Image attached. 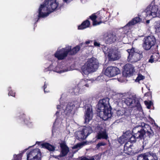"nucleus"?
<instances>
[{"instance_id": "9d476101", "label": "nucleus", "mask_w": 160, "mask_h": 160, "mask_svg": "<svg viewBox=\"0 0 160 160\" xmlns=\"http://www.w3.org/2000/svg\"><path fill=\"white\" fill-rule=\"evenodd\" d=\"M124 103L128 106L131 108L137 107L138 109L140 107V103L136 97L127 98L124 101Z\"/></svg>"}, {"instance_id": "4c0bfd02", "label": "nucleus", "mask_w": 160, "mask_h": 160, "mask_svg": "<svg viewBox=\"0 0 160 160\" xmlns=\"http://www.w3.org/2000/svg\"><path fill=\"white\" fill-rule=\"evenodd\" d=\"M22 153H20L18 155L14 154L13 155V158L12 160H21Z\"/></svg>"}, {"instance_id": "4d7b16f0", "label": "nucleus", "mask_w": 160, "mask_h": 160, "mask_svg": "<svg viewBox=\"0 0 160 160\" xmlns=\"http://www.w3.org/2000/svg\"><path fill=\"white\" fill-rule=\"evenodd\" d=\"M90 41H86L85 42V43L86 44H88L89 43H90Z\"/></svg>"}, {"instance_id": "a18cd8bd", "label": "nucleus", "mask_w": 160, "mask_h": 160, "mask_svg": "<svg viewBox=\"0 0 160 160\" xmlns=\"http://www.w3.org/2000/svg\"><path fill=\"white\" fill-rule=\"evenodd\" d=\"M153 127L155 129L160 132V127H159L155 122L153 124Z\"/></svg>"}, {"instance_id": "473e14b6", "label": "nucleus", "mask_w": 160, "mask_h": 160, "mask_svg": "<svg viewBox=\"0 0 160 160\" xmlns=\"http://www.w3.org/2000/svg\"><path fill=\"white\" fill-rule=\"evenodd\" d=\"M19 117L20 118L23 119L24 122L26 124L28 125L31 123L29 118L26 116L24 113L22 115H20Z\"/></svg>"}, {"instance_id": "1a4fd4ad", "label": "nucleus", "mask_w": 160, "mask_h": 160, "mask_svg": "<svg viewBox=\"0 0 160 160\" xmlns=\"http://www.w3.org/2000/svg\"><path fill=\"white\" fill-rule=\"evenodd\" d=\"M120 71L116 67L109 66L107 68L104 72L105 75L109 77H112L119 74Z\"/></svg>"}, {"instance_id": "3c124183", "label": "nucleus", "mask_w": 160, "mask_h": 160, "mask_svg": "<svg viewBox=\"0 0 160 160\" xmlns=\"http://www.w3.org/2000/svg\"><path fill=\"white\" fill-rule=\"evenodd\" d=\"M47 85L46 84V82H45L44 83V85L43 86L44 91L45 92H46V91H45V89L47 88ZM46 92H48L47 91Z\"/></svg>"}, {"instance_id": "58836bf2", "label": "nucleus", "mask_w": 160, "mask_h": 160, "mask_svg": "<svg viewBox=\"0 0 160 160\" xmlns=\"http://www.w3.org/2000/svg\"><path fill=\"white\" fill-rule=\"evenodd\" d=\"M79 160H95V159L93 157H91L90 158H88L85 156H83L79 158Z\"/></svg>"}, {"instance_id": "6e6552de", "label": "nucleus", "mask_w": 160, "mask_h": 160, "mask_svg": "<svg viewBox=\"0 0 160 160\" xmlns=\"http://www.w3.org/2000/svg\"><path fill=\"white\" fill-rule=\"evenodd\" d=\"M153 133L151 130L150 127L144 122L141 124V137L146 134L149 137L153 135Z\"/></svg>"}, {"instance_id": "680f3d73", "label": "nucleus", "mask_w": 160, "mask_h": 160, "mask_svg": "<svg viewBox=\"0 0 160 160\" xmlns=\"http://www.w3.org/2000/svg\"><path fill=\"white\" fill-rule=\"evenodd\" d=\"M119 112H120V111H118V112H117V113L118 114H119Z\"/></svg>"}, {"instance_id": "5701e85b", "label": "nucleus", "mask_w": 160, "mask_h": 160, "mask_svg": "<svg viewBox=\"0 0 160 160\" xmlns=\"http://www.w3.org/2000/svg\"><path fill=\"white\" fill-rule=\"evenodd\" d=\"M92 112L90 108H88L85 115V123H88L92 118L91 115Z\"/></svg>"}, {"instance_id": "7ed1b4c3", "label": "nucleus", "mask_w": 160, "mask_h": 160, "mask_svg": "<svg viewBox=\"0 0 160 160\" xmlns=\"http://www.w3.org/2000/svg\"><path fill=\"white\" fill-rule=\"evenodd\" d=\"M144 11L146 13L147 19H152L156 18H160V8L156 4L154 1H152L148 5Z\"/></svg>"}, {"instance_id": "f257e3e1", "label": "nucleus", "mask_w": 160, "mask_h": 160, "mask_svg": "<svg viewBox=\"0 0 160 160\" xmlns=\"http://www.w3.org/2000/svg\"><path fill=\"white\" fill-rule=\"evenodd\" d=\"M109 99L106 97L100 100L97 105L98 114L100 118L107 120L112 116V108L109 102Z\"/></svg>"}, {"instance_id": "dca6fc26", "label": "nucleus", "mask_w": 160, "mask_h": 160, "mask_svg": "<svg viewBox=\"0 0 160 160\" xmlns=\"http://www.w3.org/2000/svg\"><path fill=\"white\" fill-rule=\"evenodd\" d=\"M45 1L51 12L54 11L58 6V3L56 2V0H48Z\"/></svg>"}, {"instance_id": "4be33fe9", "label": "nucleus", "mask_w": 160, "mask_h": 160, "mask_svg": "<svg viewBox=\"0 0 160 160\" xmlns=\"http://www.w3.org/2000/svg\"><path fill=\"white\" fill-rule=\"evenodd\" d=\"M42 148H45L50 152H53L55 150V147L48 142H44L41 144Z\"/></svg>"}, {"instance_id": "f704fd0d", "label": "nucleus", "mask_w": 160, "mask_h": 160, "mask_svg": "<svg viewBox=\"0 0 160 160\" xmlns=\"http://www.w3.org/2000/svg\"><path fill=\"white\" fill-rule=\"evenodd\" d=\"M128 141H130V142H135L136 138L133 136V134L130 133L128 131V134H127Z\"/></svg>"}, {"instance_id": "5fc2aeb1", "label": "nucleus", "mask_w": 160, "mask_h": 160, "mask_svg": "<svg viewBox=\"0 0 160 160\" xmlns=\"http://www.w3.org/2000/svg\"><path fill=\"white\" fill-rule=\"evenodd\" d=\"M36 144H37L38 145H40V146H41L42 143H41V142H38V141H37V142H36Z\"/></svg>"}, {"instance_id": "a211bd4d", "label": "nucleus", "mask_w": 160, "mask_h": 160, "mask_svg": "<svg viewBox=\"0 0 160 160\" xmlns=\"http://www.w3.org/2000/svg\"><path fill=\"white\" fill-rule=\"evenodd\" d=\"M141 158H142V160H158V158L155 154L149 152L141 154Z\"/></svg>"}, {"instance_id": "a878e982", "label": "nucleus", "mask_w": 160, "mask_h": 160, "mask_svg": "<svg viewBox=\"0 0 160 160\" xmlns=\"http://www.w3.org/2000/svg\"><path fill=\"white\" fill-rule=\"evenodd\" d=\"M127 134H128V131H126L125 133L121 136L118 139V142L120 144H122L128 141Z\"/></svg>"}, {"instance_id": "393cba45", "label": "nucleus", "mask_w": 160, "mask_h": 160, "mask_svg": "<svg viewBox=\"0 0 160 160\" xmlns=\"http://www.w3.org/2000/svg\"><path fill=\"white\" fill-rule=\"evenodd\" d=\"M90 23V21L88 20H86L83 22L81 24L78 26V29L79 30H82L89 27Z\"/></svg>"}, {"instance_id": "8fccbe9b", "label": "nucleus", "mask_w": 160, "mask_h": 160, "mask_svg": "<svg viewBox=\"0 0 160 160\" xmlns=\"http://www.w3.org/2000/svg\"><path fill=\"white\" fill-rule=\"evenodd\" d=\"M53 157L55 158H56V159H59V158H61V157H63V156H61V154H59V155H57V156H53Z\"/></svg>"}, {"instance_id": "ea45409f", "label": "nucleus", "mask_w": 160, "mask_h": 160, "mask_svg": "<svg viewBox=\"0 0 160 160\" xmlns=\"http://www.w3.org/2000/svg\"><path fill=\"white\" fill-rule=\"evenodd\" d=\"M134 129L133 130H134ZM132 133L133 134V136L136 138L138 139V138H140V131L138 130L137 133H135L133 131H132Z\"/></svg>"}, {"instance_id": "72a5a7b5", "label": "nucleus", "mask_w": 160, "mask_h": 160, "mask_svg": "<svg viewBox=\"0 0 160 160\" xmlns=\"http://www.w3.org/2000/svg\"><path fill=\"white\" fill-rule=\"evenodd\" d=\"M154 26L156 32L160 34V20L156 21Z\"/></svg>"}, {"instance_id": "e2e57ef3", "label": "nucleus", "mask_w": 160, "mask_h": 160, "mask_svg": "<svg viewBox=\"0 0 160 160\" xmlns=\"http://www.w3.org/2000/svg\"><path fill=\"white\" fill-rule=\"evenodd\" d=\"M58 113H59V112L57 111V112L56 113V114H57Z\"/></svg>"}, {"instance_id": "c756f323", "label": "nucleus", "mask_w": 160, "mask_h": 160, "mask_svg": "<svg viewBox=\"0 0 160 160\" xmlns=\"http://www.w3.org/2000/svg\"><path fill=\"white\" fill-rule=\"evenodd\" d=\"M71 93L72 95H77L79 93H81L82 91L77 86L72 88L71 90Z\"/></svg>"}, {"instance_id": "2eb2a0df", "label": "nucleus", "mask_w": 160, "mask_h": 160, "mask_svg": "<svg viewBox=\"0 0 160 160\" xmlns=\"http://www.w3.org/2000/svg\"><path fill=\"white\" fill-rule=\"evenodd\" d=\"M134 71V67L131 64L128 63L124 66L123 74H125V76L127 77L132 74Z\"/></svg>"}, {"instance_id": "79ce46f5", "label": "nucleus", "mask_w": 160, "mask_h": 160, "mask_svg": "<svg viewBox=\"0 0 160 160\" xmlns=\"http://www.w3.org/2000/svg\"><path fill=\"white\" fill-rule=\"evenodd\" d=\"M106 144L105 143L102 142H99L96 145V148L98 149L100 147L105 146Z\"/></svg>"}, {"instance_id": "13d9d810", "label": "nucleus", "mask_w": 160, "mask_h": 160, "mask_svg": "<svg viewBox=\"0 0 160 160\" xmlns=\"http://www.w3.org/2000/svg\"><path fill=\"white\" fill-rule=\"evenodd\" d=\"M60 106L59 105H58L57 106V108L58 109H59L60 108Z\"/></svg>"}, {"instance_id": "20e7f679", "label": "nucleus", "mask_w": 160, "mask_h": 160, "mask_svg": "<svg viewBox=\"0 0 160 160\" xmlns=\"http://www.w3.org/2000/svg\"><path fill=\"white\" fill-rule=\"evenodd\" d=\"M127 51L128 53L127 60L131 62H135L140 59V51L136 52L134 48H132L131 49H128Z\"/></svg>"}, {"instance_id": "bb28decb", "label": "nucleus", "mask_w": 160, "mask_h": 160, "mask_svg": "<svg viewBox=\"0 0 160 160\" xmlns=\"http://www.w3.org/2000/svg\"><path fill=\"white\" fill-rule=\"evenodd\" d=\"M89 18L88 19H90L92 21V25L93 26H96L99 24L100 22H98L97 21L98 16L96 15V14L94 13L92 14L91 16H89Z\"/></svg>"}, {"instance_id": "6e6d98bb", "label": "nucleus", "mask_w": 160, "mask_h": 160, "mask_svg": "<svg viewBox=\"0 0 160 160\" xmlns=\"http://www.w3.org/2000/svg\"><path fill=\"white\" fill-rule=\"evenodd\" d=\"M144 78V76L141 75V80L143 79Z\"/></svg>"}, {"instance_id": "864d4df0", "label": "nucleus", "mask_w": 160, "mask_h": 160, "mask_svg": "<svg viewBox=\"0 0 160 160\" xmlns=\"http://www.w3.org/2000/svg\"><path fill=\"white\" fill-rule=\"evenodd\" d=\"M149 95H150V98H151L152 97H151V95H150V93H145V94L144 98H145L146 97H147V96H148Z\"/></svg>"}, {"instance_id": "aec40b11", "label": "nucleus", "mask_w": 160, "mask_h": 160, "mask_svg": "<svg viewBox=\"0 0 160 160\" xmlns=\"http://www.w3.org/2000/svg\"><path fill=\"white\" fill-rule=\"evenodd\" d=\"M140 21V18L139 15H138V17H135L130 21L123 28L126 29L127 28V29L129 30L131 27L139 22Z\"/></svg>"}, {"instance_id": "0eeeda50", "label": "nucleus", "mask_w": 160, "mask_h": 160, "mask_svg": "<svg viewBox=\"0 0 160 160\" xmlns=\"http://www.w3.org/2000/svg\"><path fill=\"white\" fill-rule=\"evenodd\" d=\"M41 153L38 148L32 150L27 155V160H41Z\"/></svg>"}, {"instance_id": "37998d69", "label": "nucleus", "mask_w": 160, "mask_h": 160, "mask_svg": "<svg viewBox=\"0 0 160 160\" xmlns=\"http://www.w3.org/2000/svg\"><path fill=\"white\" fill-rule=\"evenodd\" d=\"M142 18L141 19V21H142V22L146 24L147 25H148L149 23L150 22V20L143 19V20L142 21Z\"/></svg>"}, {"instance_id": "de8ad7c7", "label": "nucleus", "mask_w": 160, "mask_h": 160, "mask_svg": "<svg viewBox=\"0 0 160 160\" xmlns=\"http://www.w3.org/2000/svg\"><path fill=\"white\" fill-rule=\"evenodd\" d=\"M140 81V73L139 72L138 74V76L135 80L136 82H139Z\"/></svg>"}, {"instance_id": "b1692460", "label": "nucleus", "mask_w": 160, "mask_h": 160, "mask_svg": "<svg viewBox=\"0 0 160 160\" xmlns=\"http://www.w3.org/2000/svg\"><path fill=\"white\" fill-rule=\"evenodd\" d=\"M96 138L98 139H101L102 138L107 140L108 139V137L106 130H104L101 132L98 133Z\"/></svg>"}, {"instance_id": "c9c22d12", "label": "nucleus", "mask_w": 160, "mask_h": 160, "mask_svg": "<svg viewBox=\"0 0 160 160\" xmlns=\"http://www.w3.org/2000/svg\"><path fill=\"white\" fill-rule=\"evenodd\" d=\"M98 22H104L107 21V18L104 15H99V16H98Z\"/></svg>"}, {"instance_id": "c85d7f7f", "label": "nucleus", "mask_w": 160, "mask_h": 160, "mask_svg": "<svg viewBox=\"0 0 160 160\" xmlns=\"http://www.w3.org/2000/svg\"><path fill=\"white\" fill-rule=\"evenodd\" d=\"M82 131L87 137L93 132L92 128L90 126H84Z\"/></svg>"}, {"instance_id": "a19ab883", "label": "nucleus", "mask_w": 160, "mask_h": 160, "mask_svg": "<svg viewBox=\"0 0 160 160\" xmlns=\"http://www.w3.org/2000/svg\"><path fill=\"white\" fill-rule=\"evenodd\" d=\"M11 89V88H9L8 90L9 91V92L8 93V95L14 97H15V93L12 90H10V89Z\"/></svg>"}, {"instance_id": "39448f33", "label": "nucleus", "mask_w": 160, "mask_h": 160, "mask_svg": "<svg viewBox=\"0 0 160 160\" xmlns=\"http://www.w3.org/2000/svg\"><path fill=\"white\" fill-rule=\"evenodd\" d=\"M156 42V39L153 36L145 37L143 40L142 47L144 49L148 50H149Z\"/></svg>"}, {"instance_id": "f8f14e48", "label": "nucleus", "mask_w": 160, "mask_h": 160, "mask_svg": "<svg viewBox=\"0 0 160 160\" xmlns=\"http://www.w3.org/2000/svg\"><path fill=\"white\" fill-rule=\"evenodd\" d=\"M116 36L112 33L107 32L102 36L103 39L107 44H110L115 42L116 40Z\"/></svg>"}, {"instance_id": "4468645a", "label": "nucleus", "mask_w": 160, "mask_h": 160, "mask_svg": "<svg viewBox=\"0 0 160 160\" xmlns=\"http://www.w3.org/2000/svg\"><path fill=\"white\" fill-rule=\"evenodd\" d=\"M75 107V105L73 102H69L64 111L66 115L69 116L73 115L74 113V108Z\"/></svg>"}, {"instance_id": "09e8293b", "label": "nucleus", "mask_w": 160, "mask_h": 160, "mask_svg": "<svg viewBox=\"0 0 160 160\" xmlns=\"http://www.w3.org/2000/svg\"><path fill=\"white\" fill-rule=\"evenodd\" d=\"M94 45L96 47H100V44L99 43H98L96 41H94Z\"/></svg>"}, {"instance_id": "c03bdc74", "label": "nucleus", "mask_w": 160, "mask_h": 160, "mask_svg": "<svg viewBox=\"0 0 160 160\" xmlns=\"http://www.w3.org/2000/svg\"><path fill=\"white\" fill-rule=\"evenodd\" d=\"M128 141H127L126 142H125V144L124 146V148H128L129 147H132V145L130 144L129 143H128Z\"/></svg>"}, {"instance_id": "cd10ccee", "label": "nucleus", "mask_w": 160, "mask_h": 160, "mask_svg": "<svg viewBox=\"0 0 160 160\" xmlns=\"http://www.w3.org/2000/svg\"><path fill=\"white\" fill-rule=\"evenodd\" d=\"M85 135L82 130L76 132V138L79 141H82L86 139L87 137Z\"/></svg>"}, {"instance_id": "423d86ee", "label": "nucleus", "mask_w": 160, "mask_h": 160, "mask_svg": "<svg viewBox=\"0 0 160 160\" xmlns=\"http://www.w3.org/2000/svg\"><path fill=\"white\" fill-rule=\"evenodd\" d=\"M49 11H50L49 10L44 1L43 4L41 5L38 9V18L36 22H38L40 18H43L47 16L50 13Z\"/></svg>"}, {"instance_id": "6ab92c4d", "label": "nucleus", "mask_w": 160, "mask_h": 160, "mask_svg": "<svg viewBox=\"0 0 160 160\" xmlns=\"http://www.w3.org/2000/svg\"><path fill=\"white\" fill-rule=\"evenodd\" d=\"M60 145L61 149L60 152L61 156L65 157L69 152V148L66 145L65 141L62 142Z\"/></svg>"}, {"instance_id": "e433bc0d", "label": "nucleus", "mask_w": 160, "mask_h": 160, "mask_svg": "<svg viewBox=\"0 0 160 160\" xmlns=\"http://www.w3.org/2000/svg\"><path fill=\"white\" fill-rule=\"evenodd\" d=\"M144 103L148 109H150L151 106L153 105V102L151 101H144Z\"/></svg>"}, {"instance_id": "ddd939ff", "label": "nucleus", "mask_w": 160, "mask_h": 160, "mask_svg": "<svg viewBox=\"0 0 160 160\" xmlns=\"http://www.w3.org/2000/svg\"><path fill=\"white\" fill-rule=\"evenodd\" d=\"M108 58L110 61H113L119 58L118 52L116 49L111 48L108 52Z\"/></svg>"}, {"instance_id": "052dcab7", "label": "nucleus", "mask_w": 160, "mask_h": 160, "mask_svg": "<svg viewBox=\"0 0 160 160\" xmlns=\"http://www.w3.org/2000/svg\"><path fill=\"white\" fill-rule=\"evenodd\" d=\"M64 2H67L68 0H63Z\"/></svg>"}, {"instance_id": "9b49d317", "label": "nucleus", "mask_w": 160, "mask_h": 160, "mask_svg": "<svg viewBox=\"0 0 160 160\" xmlns=\"http://www.w3.org/2000/svg\"><path fill=\"white\" fill-rule=\"evenodd\" d=\"M69 51L67 47H66L57 51L54 54V56L59 60L64 59L69 54Z\"/></svg>"}, {"instance_id": "412c9836", "label": "nucleus", "mask_w": 160, "mask_h": 160, "mask_svg": "<svg viewBox=\"0 0 160 160\" xmlns=\"http://www.w3.org/2000/svg\"><path fill=\"white\" fill-rule=\"evenodd\" d=\"M87 80L84 79H82L77 85V86L82 91L85 89L86 87L88 88L89 87V84L87 83Z\"/></svg>"}, {"instance_id": "f3484780", "label": "nucleus", "mask_w": 160, "mask_h": 160, "mask_svg": "<svg viewBox=\"0 0 160 160\" xmlns=\"http://www.w3.org/2000/svg\"><path fill=\"white\" fill-rule=\"evenodd\" d=\"M83 43H81L78 45L72 48V46H67L68 49L69 50V54L70 55L73 56L75 55L80 50L81 47L82 46Z\"/></svg>"}, {"instance_id": "603ef678", "label": "nucleus", "mask_w": 160, "mask_h": 160, "mask_svg": "<svg viewBox=\"0 0 160 160\" xmlns=\"http://www.w3.org/2000/svg\"><path fill=\"white\" fill-rule=\"evenodd\" d=\"M80 144H78L74 146L73 148L76 149V148H78L80 147Z\"/></svg>"}, {"instance_id": "f03ea898", "label": "nucleus", "mask_w": 160, "mask_h": 160, "mask_svg": "<svg viewBox=\"0 0 160 160\" xmlns=\"http://www.w3.org/2000/svg\"><path fill=\"white\" fill-rule=\"evenodd\" d=\"M99 63L98 60L94 57L88 59L86 63L81 68L83 75H88L90 73L96 71L98 68Z\"/></svg>"}, {"instance_id": "0e129e2a", "label": "nucleus", "mask_w": 160, "mask_h": 160, "mask_svg": "<svg viewBox=\"0 0 160 160\" xmlns=\"http://www.w3.org/2000/svg\"><path fill=\"white\" fill-rule=\"evenodd\" d=\"M143 13H144V12H142V14Z\"/></svg>"}, {"instance_id": "2f4dec72", "label": "nucleus", "mask_w": 160, "mask_h": 160, "mask_svg": "<svg viewBox=\"0 0 160 160\" xmlns=\"http://www.w3.org/2000/svg\"><path fill=\"white\" fill-rule=\"evenodd\" d=\"M159 55L158 53H154L150 57V58L149 59V62L151 63H152L156 62L158 60Z\"/></svg>"}, {"instance_id": "49530a36", "label": "nucleus", "mask_w": 160, "mask_h": 160, "mask_svg": "<svg viewBox=\"0 0 160 160\" xmlns=\"http://www.w3.org/2000/svg\"><path fill=\"white\" fill-rule=\"evenodd\" d=\"M142 112V114H143V116H142V119H143L144 121H146L147 120V118L146 117H145V115L144 114L143 111L142 110V109L141 108V112Z\"/></svg>"}, {"instance_id": "bf43d9fd", "label": "nucleus", "mask_w": 160, "mask_h": 160, "mask_svg": "<svg viewBox=\"0 0 160 160\" xmlns=\"http://www.w3.org/2000/svg\"><path fill=\"white\" fill-rule=\"evenodd\" d=\"M139 157H140V154H139L138 155V157H137V160H138Z\"/></svg>"}, {"instance_id": "7c9ffc66", "label": "nucleus", "mask_w": 160, "mask_h": 160, "mask_svg": "<svg viewBox=\"0 0 160 160\" xmlns=\"http://www.w3.org/2000/svg\"><path fill=\"white\" fill-rule=\"evenodd\" d=\"M124 152L128 155H133L137 153L136 152H134L132 150L131 147H129L126 148H124Z\"/></svg>"}]
</instances>
